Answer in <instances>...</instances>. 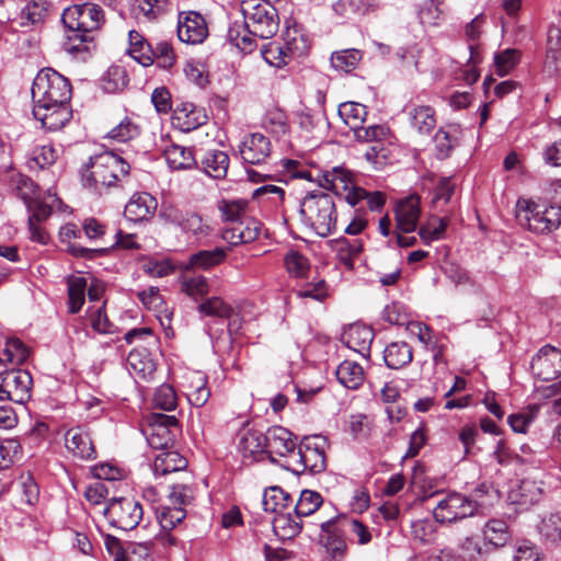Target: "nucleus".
I'll use <instances>...</instances> for the list:
<instances>
[{
  "label": "nucleus",
  "instance_id": "obj_1",
  "mask_svg": "<svg viewBox=\"0 0 561 561\" xmlns=\"http://www.w3.org/2000/svg\"><path fill=\"white\" fill-rule=\"evenodd\" d=\"M70 81L51 68L39 70L33 80L31 93L33 115L50 131L59 130L72 117Z\"/></svg>",
  "mask_w": 561,
  "mask_h": 561
},
{
  "label": "nucleus",
  "instance_id": "obj_2",
  "mask_svg": "<svg viewBox=\"0 0 561 561\" xmlns=\"http://www.w3.org/2000/svg\"><path fill=\"white\" fill-rule=\"evenodd\" d=\"M105 21L103 9L95 3L75 4L64 10L62 49L75 58L84 60L94 48L92 33Z\"/></svg>",
  "mask_w": 561,
  "mask_h": 561
},
{
  "label": "nucleus",
  "instance_id": "obj_3",
  "mask_svg": "<svg viewBox=\"0 0 561 561\" xmlns=\"http://www.w3.org/2000/svg\"><path fill=\"white\" fill-rule=\"evenodd\" d=\"M130 164L113 151H103L89 158L80 169L82 186L95 196L121 186L128 176Z\"/></svg>",
  "mask_w": 561,
  "mask_h": 561
},
{
  "label": "nucleus",
  "instance_id": "obj_4",
  "mask_svg": "<svg viewBox=\"0 0 561 561\" xmlns=\"http://www.w3.org/2000/svg\"><path fill=\"white\" fill-rule=\"evenodd\" d=\"M299 214L305 227L321 238L332 234L336 229V206L329 193L309 192L300 202Z\"/></svg>",
  "mask_w": 561,
  "mask_h": 561
},
{
  "label": "nucleus",
  "instance_id": "obj_5",
  "mask_svg": "<svg viewBox=\"0 0 561 561\" xmlns=\"http://www.w3.org/2000/svg\"><path fill=\"white\" fill-rule=\"evenodd\" d=\"M329 447L327 437L321 435L306 436L296 451L287 460L284 468L295 474L320 473L325 469V449Z\"/></svg>",
  "mask_w": 561,
  "mask_h": 561
},
{
  "label": "nucleus",
  "instance_id": "obj_6",
  "mask_svg": "<svg viewBox=\"0 0 561 561\" xmlns=\"http://www.w3.org/2000/svg\"><path fill=\"white\" fill-rule=\"evenodd\" d=\"M241 12L244 20L243 28L254 37L267 39L277 33L279 27L278 12L270 2L242 1Z\"/></svg>",
  "mask_w": 561,
  "mask_h": 561
},
{
  "label": "nucleus",
  "instance_id": "obj_7",
  "mask_svg": "<svg viewBox=\"0 0 561 561\" xmlns=\"http://www.w3.org/2000/svg\"><path fill=\"white\" fill-rule=\"evenodd\" d=\"M516 219L529 231L547 234L557 230L561 225V207L543 206L531 201L518 202Z\"/></svg>",
  "mask_w": 561,
  "mask_h": 561
},
{
  "label": "nucleus",
  "instance_id": "obj_8",
  "mask_svg": "<svg viewBox=\"0 0 561 561\" xmlns=\"http://www.w3.org/2000/svg\"><path fill=\"white\" fill-rule=\"evenodd\" d=\"M195 500L194 488L190 483H176L171 488L169 505L156 508L157 519L164 530L175 528L186 517V507Z\"/></svg>",
  "mask_w": 561,
  "mask_h": 561
},
{
  "label": "nucleus",
  "instance_id": "obj_9",
  "mask_svg": "<svg viewBox=\"0 0 561 561\" xmlns=\"http://www.w3.org/2000/svg\"><path fill=\"white\" fill-rule=\"evenodd\" d=\"M478 511V503L468 496L450 492L438 500L433 510L436 522L440 524H451L458 520L471 517Z\"/></svg>",
  "mask_w": 561,
  "mask_h": 561
},
{
  "label": "nucleus",
  "instance_id": "obj_10",
  "mask_svg": "<svg viewBox=\"0 0 561 561\" xmlns=\"http://www.w3.org/2000/svg\"><path fill=\"white\" fill-rule=\"evenodd\" d=\"M104 514L112 526L127 531L139 525L144 510L141 504L131 497H113Z\"/></svg>",
  "mask_w": 561,
  "mask_h": 561
},
{
  "label": "nucleus",
  "instance_id": "obj_11",
  "mask_svg": "<svg viewBox=\"0 0 561 561\" xmlns=\"http://www.w3.org/2000/svg\"><path fill=\"white\" fill-rule=\"evenodd\" d=\"M31 385L32 377L26 370L12 368L0 373V401L9 400L21 411L26 410L24 401L28 398Z\"/></svg>",
  "mask_w": 561,
  "mask_h": 561
},
{
  "label": "nucleus",
  "instance_id": "obj_12",
  "mask_svg": "<svg viewBox=\"0 0 561 561\" xmlns=\"http://www.w3.org/2000/svg\"><path fill=\"white\" fill-rule=\"evenodd\" d=\"M197 311L203 317H211L217 318L219 320H228L227 331H228V344L227 348H231L232 344V334L237 333L241 328V321L237 318L234 308L225 301L221 297L213 296L205 298L197 306Z\"/></svg>",
  "mask_w": 561,
  "mask_h": 561
},
{
  "label": "nucleus",
  "instance_id": "obj_13",
  "mask_svg": "<svg viewBox=\"0 0 561 561\" xmlns=\"http://www.w3.org/2000/svg\"><path fill=\"white\" fill-rule=\"evenodd\" d=\"M266 454L270 456L271 461H275L273 456L284 458V463L296 451L299 444H297V436L288 428L282 425H273L265 432Z\"/></svg>",
  "mask_w": 561,
  "mask_h": 561
},
{
  "label": "nucleus",
  "instance_id": "obj_14",
  "mask_svg": "<svg viewBox=\"0 0 561 561\" xmlns=\"http://www.w3.org/2000/svg\"><path fill=\"white\" fill-rule=\"evenodd\" d=\"M340 514L319 522L321 529V542L329 556V561H344L347 552V543L341 534Z\"/></svg>",
  "mask_w": 561,
  "mask_h": 561
},
{
  "label": "nucleus",
  "instance_id": "obj_15",
  "mask_svg": "<svg viewBox=\"0 0 561 561\" xmlns=\"http://www.w3.org/2000/svg\"><path fill=\"white\" fill-rule=\"evenodd\" d=\"M535 378L551 381L561 375V351L551 345L542 346L531 360Z\"/></svg>",
  "mask_w": 561,
  "mask_h": 561
},
{
  "label": "nucleus",
  "instance_id": "obj_16",
  "mask_svg": "<svg viewBox=\"0 0 561 561\" xmlns=\"http://www.w3.org/2000/svg\"><path fill=\"white\" fill-rule=\"evenodd\" d=\"M238 450L242 454V462L250 465L262 454H266L265 433L243 423L238 432Z\"/></svg>",
  "mask_w": 561,
  "mask_h": 561
},
{
  "label": "nucleus",
  "instance_id": "obj_17",
  "mask_svg": "<svg viewBox=\"0 0 561 561\" xmlns=\"http://www.w3.org/2000/svg\"><path fill=\"white\" fill-rule=\"evenodd\" d=\"M208 36L204 16L196 11L181 12L178 21V37L186 44H201Z\"/></svg>",
  "mask_w": 561,
  "mask_h": 561
},
{
  "label": "nucleus",
  "instance_id": "obj_18",
  "mask_svg": "<svg viewBox=\"0 0 561 561\" xmlns=\"http://www.w3.org/2000/svg\"><path fill=\"white\" fill-rule=\"evenodd\" d=\"M140 431L151 448L163 451L174 446L181 428L180 423H144Z\"/></svg>",
  "mask_w": 561,
  "mask_h": 561
},
{
  "label": "nucleus",
  "instance_id": "obj_19",
  "mask_svg": "<svg viewBox=\"0 0 561 561\" xmlns=\"http://www.w3.org/2000/svg\"><path fill=\"white\" fill-rule=\"evenodd\" d=\"M208 116L204 107L197 106L192 102H181L176 104L172 113V124L180 130L188 133L205 125Z\"/></svg>",
  "mask_w": 561,
  "mask_h": 561
},
{
  "label": "nucleus",
  "instance_id": "obj_20",
  "mask_svg": "<svg viewBox=\"0 0 561 561\" xmlns=\"http://www.w3.org/2000/svg\"><path fill=\"white\" fill-rule=\"evenodd\" d=\"M270 139L261 133H253L244 137L239 145V153L244 163L262 164L271 156Z\"/></svg>",
  "mask_w": 561,
  "mask_h": 561
},
{
  "label": "nucleus",
  "instance_id": "obj_21",
  "mask_svg": "<svg viewBox=\"0 0 561 561\" xmlns=\"http://www.w3.org/2000/svg\"><path fill=\"white\" fill-rule=\"evenodd\" d=\"M374 336L375 333L370 327L363 323H353L342 333L341 341L350 350L358 353L364 358H369Z\"/></svg>",
  "mask_w": 561,
  "mask_h": 561
},
{
  "label": "nucleus",
  "instance_id": "obj_22",
  "mask_svg": "<svg viewBox=\"0 0 561 561\" xmlns=\"http://www.w3.org/2000/svg\"><path fill=\"white\" fill-rule=\"evenodd\" d=\"M182 379L181 386L185 390L188 402L196 409L203 407L210 397L207 376L201 370H188Z\"/></svg>",
  "mask_w": 561,
  "mask_h": 561
},
{
  "label": "nucleus",
  "instance_id": "obj_23",
  "mask_svg": "<svg viewBox=\"0 0 561 561\" xmlns=\"http://www.w3.org/2000/svg\"><path fill=\"white\" fill-rule=\"evenodd\" d=\"M158 207L157 199L149 193H135L125 206L124 216L133 222L150 219Z\"/></svg>",
  "mask_w": 561,
  "mask_h": 561
},
{
  "label": "nucleus",
  "instance_id": "obj_24",
  "mask_svg": "<svg viewBox=\"0 0 561 561\" xmlns=\"http://www.w3.org/2000/svg\"><path fill=\"white\" fill-rule=\"evenodd\" d=\"M420 214L419 196L410 195L400 201L396 207V229L404 233L413 232L416 229Z\"/></svg>",
  "mask_w": 561,
  "mask_h": 561
},
{
  "label": "nucleus",
  "instance_id": "obj_25",
  "mask_svg": "<svg viewBox=\"0 0 561 561\" xmlns=\"http://www.w3.org/2000/svg\"><path fill=\"white\" fill-rule=\"evenodd\" d=\"M80 234L81 231L73 224H67L60 228L59 236L61 242H67V252L72 256L85 260H95L108 253V249L106 248L91 249L70 241L72 238L80 237Z\"/></svg>",
  "mask_w": 561,
  "mask_h": 561
},
{
  "label": "nucleus",
  "instance_id": "obj_26",
  "mask_svg": "<svg viewBox=\"0 0 561 561\" xmlns=\"http://www.w3.org/2000/svg\"><path fill=\"white\" fill-rule=\"evenodd\" d=\"M230 164L229 156L219 149H208L198 161V169L214 180H224Z\"/></svg>",
  "mask_w": 561,
  "mask_h": 561
},
{
  "label": "nucleus",
  "instance_id": "obj_27",
  "mask_svg": "<svg viewBox=\"0 0 561 561\" xmlns=\"http://www.w3.org/2000/svg\"><path fill=\"white\" fill-rule=\"evenodd\" d=\"M262 224L253 218L240 220L236 226L222 232V239L232 245L255 241L261 233Z\"/></svg>",
  "mask_w": 561,
  "mask_h": 561
},
{
  "label": "nucleus",
  "instance_id": "obj_28",
  "mask_svg": "<svg viewBox=\"0 0 561 561\" xmlns=\"http://www.w3.org/2000/svg\"><path fill=\"white\" fill-rule=\"evenodd\" d=\"M163 156L168 165L172 170L181 171L198 169V161L195 158L193 148L191 147L171 144L163 150Z\"/></svg>",
  "mask_w": 561,
  "mask_h": 561
},
{
  "label": "nucleus",
  "instance_id": "obj_29",
  "mask_svg": "<svg viewBox=\"0 0 561 561\" xmlns=\"http://www.w3.org/2000/svg\"><path fill=\"white\" fill-rule=\"evenodd\" d=\"M11 490L19 496V504L33 505L39 496L38 486L31 474H22L16 481L2 484V493Z\"/></svg>",
  "mask_w": 561,
  "mask_h": 561
},
{
  "label": "nucleus",
  "instance_id": "obj_30",
  "mask_svg": "<svg viewBox=\"0 0 561 561\" xmlns=\"http://www.w3.org/2000/svg\"><path fill=\"white\" fill-rule=\"evenodd\" d=\"M187 468V460L179 451L167 449L158 454L152 463L156 477H163L172 472L183 471Z\"/></svg>",
  "mask_w": 561,
  "mask_h": 561
},
{
  "label": "nucleus",
  "instance_id": "obj_31",
  "mask_svg": "<svg viewBox=\"0 0 561 561\" xmlns=\"http://www.w3.org/2000/svg\"><path fill=\"white\" fill-rule=\"evenodd\" d=\"M294 502V497L279 486L265 489L262 499L264 511L275 515L289 511Z\"/></svg>",
  "mask_w": 561,
  "mask_h": 561
},
{
  "label": "nucleus",
  "instance_id": "obj_32",
  "mask_svg": "<svg viewBox=\"0 0 561 561\" xmlns=\"http://www.w3.org/2000/svg\"><path fill=\"white\" fill-rule=\"evenodd\" d=\"M65 445L69 451L80 458H91L94 454L92 442L80 426L70 428L65 434Z\"/></svg>",
  "mask_w": 561,
  "mask_h": 561
},
{
  "label": "nucleus",
  "instance_id": "obj_33",
  "mask_svg": "<svg viewBox=\"0 0 561 561\" xmlns=\"http://www.w3.org/2000/svg\"><path fill=\"white\" fill-rule=\"evenodd\" d=\"M409 121L419 134L428 135L436 126L435 111L428 105H414L409 111Z\"/></svg>",
  "mask_w": 561,
  "mask_h": 561
},
{
  "label": "nucleus",
  "instance_id": "obj_34",
  "mask_svg": "<svg viewBox=\"0 0 561 561\" xmlns=\"http://www.w3.org/2000/svg\"><path fill=\"white\" fill-rule=\"evenodd\" d=\"M128 39L129 55L142 66H151L153 64V45L135 30L128 33Z\"/></svg>",
  "mask_w": 561,
  "mask_h": 561
},
{
  "label": "nucleus",
  "instance_id": "obj_35",
  "mask_svg": "<svg viewBox=\"0 0 561 561\" xmlns=\"http://www.w3.org/2000/svg\"><path fill=\"white\" fill-rule=\"evenodd\" d=\"M57 158V150L51 144L35 145L26 156V165L30 170H43L54 164Z\"/></svg>",
  "mask_w": 561,
  "mask_h": 561
},
{
  "label": "nucleus",
  "instance_id": "obj_36",
  "mask_svg": "<svg viewBox=\"0 0 561 561\" xmlns=\"http://www.w3.org/2000/svg\"><path fill=\"white\" fill-rule=\"evenodd\" d=\"M459 129L455 125L439 128L434 136L435 157L439 160L447 159L453 149L458 145Z\"/></svg>",
  "mask_w": 561,
  "mask_h": 561
},
{
  "label": "nucleus",
  "instance_id": "obj_37",
  "mask_svg": "<svg viewBox=\"0 0 561 561\" xmlns=\"http://www.w3.org/2000/svg\"><path fill=\"white\" fill-rule=\"evenodd\" d=\"M412 347L405 342L390 343L383 351L386 365L391 369H400L412 362Z\"/></svg>",
  "mask_w": 561,
  "mask_h": 561
},
{
  "label": "nucleus",
  "instance_id": "obj_38",
  "mask_svg": "<svg viewBox=\"0 0 561 561\" xmlns=\"http://www.w3.org/2000/svg\"><path fill=\"white\" fill-rule=\"evenodd\" d=\"M351 172L342 167H334L331 170L322 171L318 175V183L325 190L339 193L340 190H348V184L352 183Z\"/></svg>",
  "mask_w": 561,
  "mask_h": 561
},
{
  "label": "nucleus",
  "instance_id": "obj_39",
  "mask_svg": "<svg viewBox=\"0 0 561 561\" xmlns=\"http://www.w3.org/2000/svg\"><path fill=\"white\" fill-rule=\"evenodd\" d=\"M10 186L26 206H32L41 197L39 187L32 179L24 174H13L10 180Z\"/></svg>",
  "mask_w": 561,
  "mask_h": 561
},
{
  "label": "nucleus",
  "instance_id": "obj_40",
  "mask_svg": "<svg viewBox=\"0 0 561 561\" xmlns=\"http://www.w3.org/2000/svg\"><path fill=\"white\" fill-rule=\"evenodd\" d=\"M332 248L336 251L340 262L348 270L354 267V260L363 251V241L359 239L348 240L344 237L331 241Z\"/></svg>",
  "mask_w": 561,
  "mask_h": 561
},
{
  "label": "nucleus",
  "instance_id": "obj_41",
  "mask_svg": "<svg viewBox=\"0 0 561 561\" xmlns=\"http://www.w3.org/2000/svg\"><path fill=\"white\" fill-rule=\"evenodd\" d=\"M540 496L541 489L535 481L528 479L522 480L520 483L510 492L512 502L523 507L534 505L540 500Z\"/></svg>",
  "mask_w": 561,
  "mask_h": 561
},
{
  "label": "nucleus",
  "instance_id": "obj_42",
  "mask_svg": "<svg viewBox=\"0 0 561 561\" xmlns=\"http://www.w3.org/2000/svg\"><path fill=\"white\" fill-rule=\"evenodd\" d=\"M335 375L339 382L347 389H358L364 381L363 367L352 360L342 362L337 366Z\"/></svg>",
  "mask_w": 561,
  "mask_h": 561
},
{
  "label": "nucleus",
  "instance_id": "obj_43",
  "mask_svg": "<svg viewBox=\"0 0 561 561\" xmlns=\"http://www.w3.org/2000/svg\"><path fill=\"white\" fill-rule=\"evenodd\" d=\"M68 311L78 313L84 301L87 291V279L82 276L71 275L67 278Z\"/></svg>",
  "mask_w": 561,
  "mask_h": 561
},
{
  "label": "nucleus",
  "instance_id": "obj_44",
  "mask_svg": "<svg viewBox=\"0 0 561 561\" xmlns=\"http://www.w3.org/2000/svg\"><path fill=\"white\" fill-rule=\"evenodd\" d=\"M227 257V250L217 247L213 250H201L190 256L188 264L193 268L210 270L221 264Z\"/></svg>",
  "mask_w": 561,
  "mask_h": 561
},
{
  "label": "nucleus",
  "instance_id": "obj_45",
  "mask_svg": "<svg viewBox=\"0 0 561 561\" xmlns=\"http://www.w3.org/2000/svg\"><path fill=\"white\" fill-rule=\"evenodd\" d=\"M323 505V497L319 492L302 490L294 505L296 518L307 517L316 513Z\"/></svg>",
  "mask_w": 561,
  "mask_h": 561
},
{
  "label": "nucleus",
  "instance_id": "obj_46",
  "mask_svg": "<svg viewBox=\"0 0 561 561\" xmlns=\"http://www.w3.org/2000/svg\"><path fill=\"white\" fill-rule=\"evenodd\" d=\"M249 202L244 198H222L217 203V209L224 221L239 222L243 219Z\"/></svg>",
  "mask_w": 561,
  "mask_h": 561
},
{
  "label": "nucleus",
  "instance_id": "obj_47",
  "mask_svg": "<svg viewBox=\"0 0 561 561\" xmlns=\"http://www.w3.org/2000/svg\"><path fill=\"white\" fill-rule=\"evenodd\" d=\"M484 539L494 547H504L512 538L506 522L490 519L483 529Z\"/></svg>",
  "mask_w": 561,
  "mask_h": 561
},
{
  "label": "nucleus",
  "instance_id": "obj_48",
  "mask_svg": "<svg viewBox=\"0 0 561 561\" xmlns=\"http://www.w3.org/2000/svg\"><path fill=\"white\" fill-rule=\"evenodd\" d=\"M301 518L291 516L290 510L284 513L276 514L273 519V529L277 536L283 539L293 538L301 530Z\"/></svg>",
  "mask_w": 561,
  "mask_h": 561
},
{
  "label": "nucleus",
  "instance_id": "obj_49",
  "mask_svg": "<svg viewBox=\"0 0 561 561\" xmlns=\"http://www.w3.org/2000/svg\"><path fill=\"white\" fill-rule=\"evenodd\" d=\"M288 55L301 56L309 49L307 36L297 26H287L284 35V45Z\"/></svg>",
  "mask_w": 561,
  "mask_h": 561
},
{
  "label": "nucleus",
  "instance_id": "obj_50",
  "mask_svg": "<svg viewBox=\"0 0 561 561\" xmlns=\"http://www.w3.org/2000/svg\"><path fill=\"white\" fill-rule=\"evenodd\" d=\"M363 59V53L355 48L334 51L331 55L332 67L341 72H352Z\"/></svg>",
  "mask_w": 561,
  "mask_h": 561
},
{
  "label": "nucleus",
  "instance_id": "obj_51",
  "mask_svg": "<svg viewBox=\"0 0 561 561\" xmlns=\"http://www.w3.org/2000/svg\"><path fill=\"white\" fill-rule=\"evenodd\" d=\"M128 76L124 67L111 66L101 79L102 89L106 93H116L126 88Z\"/></svg>",
  "mask_w": 561,
  "mask_h": 561
},
{
  "label": "nucleus",
  "instance_id": "obj_52",
  "mask_svg": "<svg viewBox=\"0 0 561 561\" xmlns=\"http://www.w3.org/2000/svg\"><path fill=\"white\" fill-rule=\"evenodd\" d=\"M141 128L131 118L125 117L118 125L113 127L107 137L117 142H128L140 136Z\"/></svg>",
  "mask_w": 561,
  "mask_h": 561
},
{
  "label": "nucleus",
  "instance_id": "obj_53",
  "mask_svg": "<svg viewBox=\"0 0 561 561\" xmlns=\"http://www.w3.org/2000/svg\"><path fill=\"white\" fill-rule=\"evenodd\" d=\"M339 114L344 123L353 130L365 122L367 115L366 106L355 102H347L340 105Z\"/></svg>",
  "mask_w": 561,
  "mask_h": 561
},
{
  "label": "nucleus",
  "instance_id": "obj_54",
  "mask_svg": "<svg viewBox=\"0 0 561 561\" xmlns=\"http://www.w3.org/2000/svg\"><path fill=\"white\" fill-rule=\"evenodd\" d=\"M180 228L183 232L191 233L196 240L208 237L211 230L201 215L192 211H186Z\"/></svg>",
  "mask_w": 561,
  "mask_h": 561
},
{
  "label": "nucleus",
  "instance_id": "obj_55",
  "mask_svg": "<svg viewBox=\"0 0 561 561\" xmlns=\"http://www.w3.org/2000/svg\"><path fill=\"white\" fill-rule=\"evenodd\" d=\"M520 51L515 48H506L494 55L495 72L503 77L508 75L519 62Z\"/></svg>",
  "mask_w": 561,
  "mask_h": 561
},
{
  "label": "nucleus",
  "instance_id": "obj_56",
  "mask_svg": "<svg viewBox=\"0 0 561 561\" xmlns=\"http://www.w3.org/2000/svg\"><path fill=\"white\" fill-rule=\"evenodd\" d=\"M47 14V2L45 0H34L28 2L21 10V25L30 26L44 21Z\"/></svg>",
  "mask_w": 561,
  "mask_h": 561
},
{
  "label": "nucleus",
  "instance_id": "obj_57",
  "mask_svg": "<svg viewBox=\"0 0 561 561\" xmlns=\"http://www.w3.org/2000/svg\"><path fill=\"white\" fill-rule=\"evenodd\" d=\"M27 347L21 340L12 337L7 340L5 347L2 352V357H0V360H5L12 365H21L27 359Z\"/></svg>",
  "mask_w": 561,
  "mask_h": 561
},
{
  "label": "nucleus",
  "instance_id": "obj_58",
  "mask_svg": "<svg viewBox=\"0 0 561 561\" xmlns=\"http://www.w3.org/2000/svg\"><path fill=\"white\" fill-rule=\"evenodd\" d=\"M153 542L151 540L144 542H129L125 548L123 557L116 561H152Z\"/></svg>",
  "mask_w": 561,
  "mask_h": 561
},
{
  "label": "nucleus",
  "instance_id": "obj_59",
  "mask_svg": "<svg viewBox=\"0 0 561 561\" xmlns=\"http://www.w3.org/2000/svg\"><path fill=\"white\" fill-rule=\"evenodd\" d=\"M181 289L195 301H203L209 291V285L206 277L198 275L185 277L181 284Z\"/></svg>",
  "mask_w": 561,
  "mask_h": 561
},
{
  "label": "nucleus",
  "instance_id": "obj_60",
  "mask_svg": "<svg viewBox=\"0 0 561 561\" xmlns=\"http://www.w3.org/2000/svg\"><path fill=\"white\" fill-rule=\"evenodd\" d=\"M284 263L289 275L294 277L304 278L310 270L309 260L298 251H289L284 257Z\"/></svg>",
  "mask_w": 561,
  "mask_h": 561
},
{
  "label": "nucleus",
  "instance_id": "obj_61",
  "mask_svg": "<svg viewBox=\"0 0 561 561\" xmlns=\"http://www.w3.org/2000/svg\"><path fill=\"white\" fill-rule=\"evenodd\" d=\"M264 127L276 137L286 135L289 130L287 115L280 110L270 111L265 116Z\"/></svg>",
  "mask_w": 561,
  "mask_h": 561
},
{
  "label": "nucleus",
  "instance_id": "obj_62",
  "mask_svg": "<svg viewBox=\"0 0 561 561\" xmlns=\"http://www.w3.org/2000/svg\"><path fill=\"white\" fill-rule=\"evenodd\" d=\"M176 60L172 45L167 41L157 42L153 45V64L163 69H171Z\"/></svg>",
  "mask_w": 561,
  "mask_h": 561
},
{
  "label": "nucleus",
  "instance_id": "obj_63",
  "mask_svg": "<svg viewBox=\"0 0 561 561\" xmlns=\"http://www.w3.org/2000/svg\"><path fill=\"white\" fill-rule=\"evenodd\" d=\"M339 525L341 528L348 529L352 534L357 537L358 545H367L371 541V533L369 528L358 519H350L344 515H340Z\"/></svg>",
  "mask_w": 561,
  "mask_h": 561
},
{
  "label": "nucleus",
  "instance_id": "obj_64",
  "mask_svg": "<svg viewBox=\"0 0 561 561\" xmlns=\"http://www.w3.org/2000/svg\"><path fill=\"white\" fill-rule=\"evenodd\" d=\"M298 298H310L316 301H324L329 296V286L325 280L308 283L296 291Z\"/></svg>",
  "mask_w": 561,
  "mask_h": 561
}]
</instances>
